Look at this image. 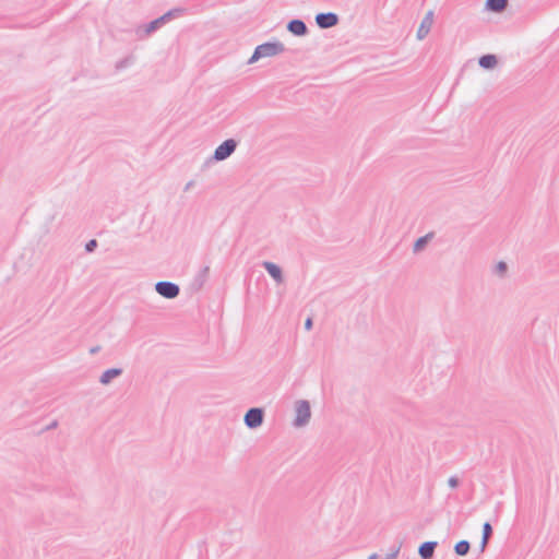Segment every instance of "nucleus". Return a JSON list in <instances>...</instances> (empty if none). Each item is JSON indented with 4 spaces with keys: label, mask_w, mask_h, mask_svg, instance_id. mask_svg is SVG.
<instances>
[{
    "label": "nucleus",
    "mask_w": 559,
    "mask_h": 559,
    "mask_svg": "<svg viewBox=\"0 0 559 559\" xmlns=\"http://www.w3.org/2000/svg\"><path fill=\"white\" fill-rule=\"evenodd\" d=\"M209 273H210V267L209 266H204L198 274L197 276V281L199 282V285L202 286L203 283L207 280V276H209Z\"/></svg>",
    "instance_id": "a211bd4d"
},
{
    "label": "nucleus",
    "mask_w": 559,
    "mask_h": 559,
    "mask_svg": "<svg viewBox=\"0 0 559 559\" xmlns=\"http://www.w3.org/2000/svg\"><path fill=\"white\" fill-rule=\"evenodd\" d=\"M262 266L266 270V272L270 274V276L277 283L281 284L284 281L283 273L281 267L270 261H264L262 263Z\"/></svg>",
    "instance_id": "6e6552de"
},
{
    "label": "nucleus",
    "mask_w": 559,
    "mask_h": 559,
    "mask_svg": "<svg viewBox=\"0 0 559 559\" xmlns=\"http://www.w3.org/2000/svg\"><path fill=\"white\" fill-rule=\"evenodd\" d=\"M508 7V0H487L486 8L492 12H502Z\"/></svg>",
    "instance_id": "f8f14e48"
},
{
    "label": "nucleus",
    "mask_w": 559,
    "mask_h": 559,
    "mask_svg": "<svg viewBox=\"0 0 559 559\" xmlns=\"http://www.w3.org/2000/svg\"><path fill=\"white\" fill-rule=\"evenodd\" d=\"M132 63V58L131 57H127L120 61H118L116 63V70H121V69H124L127 68L129 64Z\"/></svg>",
    "instance_id": "aec40b11"
},
{
    "label": "nucleus",
    "mask_w": 559,
    "mask_h": 559,
    "mask_svg": "<svg viewBox=\"0 0 559 559\" xmlns=\"http://www.w3.org/2000/svg\"><path fill=\"white\" fill-rule=\"evenodd\" d=\"M478 63L484 69H492L497 66L498 60L495 55H484L479 58Z\"/></svg>",
    "instance_id": "ddd939ff"
},
{
    "label": "nucleus",
    "mask_w": 559,
    "mask_h": 559,
    "mask_svg": "<svg viewBox=\"0 0 559 559\" xmlns=\"http://www.w3.org/2000/svg\"><path fill=\"white\" fill-rule=\"evenodd\" d=\"M181 13H182L181 9H174V10H169L168 12L163 14V16H164L165 20L169 21L171 17L178 16Z\"/></svg>",
    "instance_id": "412c9836"
},
{
    "label": "nucleus",
    "mask_w": 559,
    "mask_h": 559,
    "mask_svg": "<svg viewBox=\"0 0 559 559\" xmlns=\"http://www.w3.org/2000/svg\"><path fill=\"white\" fill-rule=\"evenodd\" d=\"M471 549V544L467 540H460L454 546V551L457 556H466Z\"/></svg>",
    "instance_id": "dca6fc26"
},
{
    "label": "nucleus",
    "mask_w": 559,
    "mask_h": 559,
    "mask_svg": "<svg viewBox=\"0 0 559 559\" xmlns=\"http://www.w3.org/2000/svg\"><path fill=\"white\" fill-rule=\"evenodd\" d=\"M437 542H425L419 546L418 554L421 559H431L435 552Z\"/></svg>",
    "instance_id": "9d476101"
},
{
    "label": "nucleus",
    "mask_w": 559,
    "mask_h": 559,
    "mask_svg": "<svg viewBox=\"0 0 559 559\" xmlns=\"http://www.w3.org/2000/svg\"><path fill=\"white\" fill-rule=\"evenodd\" d=\"M285 47L282 43H264L255 47L253 55L250 57L248 63H254L261 58L273 57L284 52Z\"/></svg>",
    "instance_id": "f257e3e1"
},
{
    "label": "nucleus",
    "mask_w": 559,
    "mask_h": 559,
    "mask_svg": "<svg viewBox=\"0 0 559 559\" xmlns=\"http://www.w3.org/2000/svg\"><path fill=\"white\" fill-rule=\"evenodd\" d=\"M316 23L320 28H331L338 23V16L333 12L319 13L316 15Z\"/></svg>",
    "instance_id": "423d86ee"
},
{
    "label": "nucleus",
    "mask_w": 559,
    "mask_h": 559,
    "mask_svg": "<svg viewBox=\"0 0 559 559\" xmlns=\"http://www.w3.org/2000/svg\"><path fill=\"white\" fill-rule=\"evenodd\" d=\"M432 237H433V233H428V234H426L425 236L419 237V238L415 241V243H414V246H413V251H414L415 253L420 252V251L426 247V245L428 243V241H429L430 239H432Z\"/></svg>",
    "instance_id": "2eb2a0df"
},
{
    "label": "nucleus",
    "mask_w": 559,
    "mask_h": 559,
    "mask_svg": "<svg viewBox=\"0 0 559 559\" xmlns=\"http://www.w3.org/2000/svg\"><path fill=\"white\" fill-rule=\"evenodd\" d=\"M399 551H400V548H396L380 559H396Z\"/></svg>",
    "instance_id": "b1692460"
},
{
    "label": "nucleus",
    "mask_w": 559,
    "mask_h": 559,
    "mask_svg": "<svg viewBox=\"0 0 559 559\" xmlns=\"http://www.w3.org/2000/svg\"><path fill=\"white\" fill-rule=\"evenodd\" d=\"M507 271H508V265L503 261L498 262L495 266V274H497L500 277H504Z\"/></svg>",
    "instance_id": "f3484780"
},
{
    "label": "nucleus",
    "mask_w": 559,
    "mask_h": 559,
    "mask_svg": "<svg viewBox=\"0 0 559 559\" xmlns=\"http://www.w3.org/2000/svg\"><path fill=\"white\" fill-rule=\"evenodd\" d=\"M159 27H160V24H158V22L155 19L145 25L144 33H145V35H150L153 32H155L156 29H158Z\"/></svg>",
    "instance_id": "6ab92c4d"
},
{
    "label": "nucleus",
    "mask_w": 559,
    "mask_h": 559,
    "mask_svg": "<svg viewBox=\"0 0 559 559\" xmlns=\"http://www.w3.org/2000/svg\"><path fill=\"white\" fill-rule=\"evenodd\" d=\"M193 185H194V181H193V180H191V181L187 182V185L185 186V189H183V190H185V191H189V190L193 187Z\"/></svg>",
    "instance_id": "a878e982"
},
{
    "label": "nucleus",
    "mask_w": 559,
    "mask_h": 559,
    "mask_svg": "<svg viewBox=\"0 0 559 559\" xmlns=\"http://www.w3.org/2000/svg\"><path fill=\"white\" fill-rule=\"evenodd\" d=\"M100 350V346H94L90 349V353L92 355L97 354Z\"/></svg>",
    "instance_id": "bb28decb"
},
{
    "label": "nucleus",
    "mask_w": 559,
    "mask_h": 559,
    "mask_svg": "<svg viewBox=\"0 0 559 559\" xmlns=\"http://www.w3.org/2000/svg\"><path fill=\"white\" fill-rule=\"evenodd\" d=\"M264 411L260 407H252L247 411L243 417L245 425L250 429H255L263 424Z\"/></svg>",
    "instance_id": "20e7f679"
},
{
    "label": "nucleus",
    "mask_w": 559,
    "mask_h": 559,
    "mask_svg": "<svg viewBox=\"0 0 559 559\" xmlns=\"http://www.w3.org/2000/svg\"><path fill=\"white\" fill-rule=\"evenodd\" d=\"M287 29L296 36H305L308 33L306 23L298 19L289 21L287 24Z\"/></svg>",
    "instance_id": "1a4fd4ad"
},
{
    "label": "nucleus",
    "mask_w": 559,
    "mask_h": 559,
    "mask_svg": "<svg viewBox=\"0 0 559 559\" xmlns=\"http://www.w3.org/2000/svg\"><path fill=\"white\" fill-rule=\"evenodd\" d=\"M312 328V319L308 318L305 322V329L310 330Z\"/></svg>",
    "instance_id": "393cba45"
},
{
    "label": "nucleus",
    "mask_w": 559,
    "mask_h": 559,
    "mask_svg": "<svg viewBox=\"0 0 559 559\" xmlns=\"http://www.w3.org/2000/svg\"><path fill=\"white\" fill-rule=\"evenodd\" d=\"M97 247V241L95 239H91L86 245H85V250L87 252H93L95 250V248Z\"/></svg>",
    "instance_id": "4be33fe9"
},
{
    "label": "nucleus",
    "mask_w": 559,
    "mask_h": 559,
    "mask_svg": "<svg viewBox=\"0 0 559 559\" xmlns=\"http://www.w3.org/2000/svg\"><path fill=\"white\" fill-rule=\"evenodd\" d=\"M155 290L162 297L167 299H174L180 293V288L177 284L167 281L157 282L155 284Z\"/></svg>",
    "instance_id": "39448f33"
},
{
    "label": "nucleus",
    "mask_w": 559,
    "mask_h": 559,
    "mask_svg": "<svg viewBox=\"0 0 559 559\" xmlns=\"http://www.w3.org/2000/svg\"><path fill=\"white\" fill-rule=\"evenodd\" d=\"M491 535H492L491 524L489 522L484 523V525H483V537H481V542H480V550L481 551L485 550V548H486V546H487Z\"/></svg>",
    "instance_id": "4468645a"
},
{
    "label": "nucleus",
    "mask_w": 559,
    "mask_h": 559,
    "mask_svg": "<svg viewBox=\"0 0 559 559\" xmlns=\"http://www.w3.org/2000/svg\"><path fill=\"white\" fill-rule=\"evenodd\" d=\"M295 419H294V426L295 427H304L309 423V419L311 417V408L310 404L306 400H299L295 404Z\"/></svg>",
    "instance_id": "f03ea898"
},
{
    "label": "nucleus",
    "mask_w": 559,
    "mask_h": 559,
    "mask_svg": "<svg viewBox=\"0 0 559 559\" xmlns=\"http://www.w3.org/2000/svg\"><path fill=\"white\" fill-rule=\"evenodd\" d=\"M122 372L123 370L121 368L107 369L99 377V382L104 385H107L111 382L112 379L120 377Z\"/></svg>",
    "instance_id": "9b49d317"
},
{
    "label": "nucleus",
    "mask_w": 559,
    "mask_h": 559,
    "mask_svg": "<svg viewBox=\"0 0 559 559\" xmlns=\"http://www.w3.org/2000/svg\"><path fill=\"white\" fill-rule=\"evenodd\" d=\"M238 142L234 139L225 140L219 144L212 156V160L222 162L227 159L236 151Z\"/></svg>",
    "instance_id": "7ed1b4c3"
},
{
    "label": "nucleus",
    "mask_w": 559,
    "mask_h": 559,
    "mask_svg": "<svg viewBox=\"0 0 559 559\" xmlns=\"http://www.w3.org/2000/svg\"><path fill=\"white\" fill-rule=\"evenodd\" d=\"M368 559H380L377 554H372L369 556Z\"/></svg>",
    "instance_id": "c85d7f7f"
},
{
    "label": "nucleus",
    "mask_w": 559,
    "mask_h": 559,
    "mask_svg": "<svg viewBox=\"0 0 559 559\" xmlns=\"http://www.w3.org/2000/svg\"><path fill=\"white\" fill-rule=\"evenodd\" d=\"M448 484L451 488H456L460 484L459 481V478L456 476H451L449 479H448Z\"/></svg>",
    "instance_id": "5701e85b"
},
{
    "label": "nucleus",
    "mask_w": 559,
    "mask_h": 559,
    "mask_svg": "<svg viewBox=\"0 0 559 559\" xmlns=\"http://www.w3.org/2000/svg\"><path fill=\"white\" fill-rule=\"evenodd\" d=\"M433 23V11H428L425 17L423 19L418 29H417V39L423 40L430 32Z\"/></svg>",
    "instance_id": "0eeeda50"
},
{
    "label": "nucleus",
    "mask_w": 559,
    "mask_h": 559,
    "mask_svg": "<svg viewBox=\"0 0 559 559\" xmlns=\"http://www.w3.org/2000/svg\"><path fill=\"white\" fill-rule=\"evenodd\" d=\"M156 21L158 22V24H160V26L167 22V20H165L163 15L156 19Z\"/></svg>",
    "instance_id": "cd10ccee"
}]
</instances>
